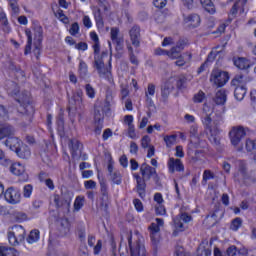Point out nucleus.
Listing matches in <instances>:
<instances>
[{
	"label": "nucleus",
	"mask_w": 256,
	"mask_h": 256,
	"mask_svg": "<svg viewBox=\"0 0 256 256\" xmlns=\"http://www.w3.org/2000/svg\"><path fill=\"white\" fill-rule=\"evenodd\" d=\"M201 121L204 129H206L210 134L209 141L214 145L219 146L221 141V138L219 137V134L221 133L219 125H223V114L217 113L216 118L207 114L202 115Z\"/></svg>",
	"instance_id": "obj_1"
},
{
	"label": "nucleus",
	"mask_w": 256,
	"mask_h": 256,
	"mask_svg": "<svg viewBox=\"0 0 256 256\" xmlns=\"http://www.w3.org/2000/svg\"><path fill=\"white\" fill-rule=\"evenodd\" d=\"M4 89L7 91L10 97H14V99L19 103L20 107H22L21 113H27V107H30L29 103H31V99L29 92L23 91L19 93V85L17 82L13 80H6L4 83Z\"/></svg>",
	"instance_id": "obj_2"
},
{
	"label": "nucleus",
	"mask_w": 256,
	"mask_h": 256,
	"mask_svg": "<svg viewBox=\"0 0 256 256\" xmlns=\"http://www.w3.org/2000/svg\"><path fill=\"white\" fill-rule=\"evenodd\" d=\"M237 172L234 174L235 181L239 183H245V181H256V171H251L250 174L247 173V163L243 160L236 161Z\"/></svg>",
	"instance_id": "obj_3"
},
{
	"label": "nucleus",
	"mask_w": 256,
	"mask_h": 256,
	"mask_svg": "<svg viewBox=\"0 0 256 256\" xmlns=\"http://www.w3.org/2000/svg\"><path fill=\"white\" fill-rule=\"evenodd\" d=\"M111 103H113V95L110 93L106 94V99L103 104L96 105L94 108V120L95 123H103L105 115L111 113Z\"/></svg>",
	"instance_id": "obj_4"
},
{
	"label": "nucleus",
	"mask_w": 256,
	"mask_h": 256,
	"mask_svg": "<svg viewBox=\"0 0 256 256\" xmlns=\"http://www.w3.org/2000/svg\"><path fill=\"white\" fill-rule=\"evenodd\" d=\"M155 221L156 223L152 222L150 224V226L148 227V231L150 233L152 245H154V247H157L161 239V227L165 225V222L162 218H156Z\"/></svg>",
	"instance_id": "obj_5"
},
{
	"label": "nucleus",
	"mask_w": 256,
	"mask_h": 256,
	"mask_svg": "<svg viewBox=\"0 0 256 256\" xmlns=\"http://www.w3.org/2000/svg\"><path fill=\"white\" fill-rule=\"evenodd\" d=\"M8 241L10 245H19L25 241V228L21 225H14L8 232Z\"/></svg>",
	"instance_id": "obj_6"
},
{
	"label": "nucleus",
	"mask_w": 256,
	"mask_h": 256,
	"mask_svg": "<svg viewBox=\"0 0 256 256\" xmlns=\"http://www.w3.org/2000/svg\"><path fill=\"white\" fill-rule=\"evenodd\" d=\"M245 135H247V132L245 131L243 126L233 127L229 132L231 145H233V147H238V151L243 150V146L240 145Z\"/></svg>",
	"instance_id": "obj_7"
},
{
	"label": "nucleus",
	"mask_w": 256,
	"mask_h": 256,
	"mask_svg": "<svg viewBox=\"0 0 256 256\" xmlns=\"http://www.w3.org/2000/svg\"><path fill=\"white\" fill-rule=\"evenodd\" d=\"M210 81L216 87H223L229 81V73L220 69H214L211 73Z\"/></svg>",
	"instance_id": "obj_8"
},
{
	"label": "nucleus",
	"mask_w": 256,
	"mask_h": 256,
	"mask_svg": "<svg viewBox=\"0 0 256 256\" xmlns=\"http://www.w3.org/2000/svg\"><path fill=\"white\" fill-rule=\"evenodd\" d=\"M114 163L113 158L110 157L107 166L109 180L111 181L112 185H121V183H123V174H121V171L113 167Z\"/></svg>",
	"instance_id": "obj_9"
},
{
	"label": "nucleus",
	"mask_w": 256,
	"mask_h": 256,
	"mask_svg": "<svg viewBox=\"0 0 256 256\" xmlns=\"http://www.w3.org/2000/svg\"><path fill=\"white\" fill-rule=\"evenodd\" d=\"M34 31V53L37 55V59H39V55H41V43H43V27L41 25L36 24L33 28Z\"/></svg>",
	"instance_id": "obj_10"
},
{
	"label": "nucleus",
	"mask_w": 256,
	"mask_h": 256,
	"mask_svg": "<svg viewBox=\"0 0 256 256\" xmlns=\"http://www.w3.org/2000/svg\"><path fill=\"white\" fill-rule=\"evenodd\" d=\"M128 245L130 248L131 256H147L145 246L141 244V242L137 241L133 245V236L131 234L128 236Z\"/></svg>",
	"instance_id": "obj_11"
},
{
	"label": "nucleus",
	"mask_w": 256,
	"mask_h": 256,
	"mask_svg": "<svg viewBox=\"0 0 256 256\" xmlns=\"http://www.w3.org/2000/svg\"><path fill=\"white\" fill-rule=\"evenodd\" d=\"M5 200L10 205H17L21 203V191L17 188L10 187L4 193Z\"/></svg>",
	"instance_id": "obj_12"
},
{
	"label": "nucleus",
	"mask_w": 256,
	"mask_h": 256,
	"mask_svg": "<svg viewBox=\"0 0 256 256\" xmlns=\"http://www.w3.org/2000/svg\"><path fill=\"white\" fill-rule=\"evenodd\" d=\"M175 230L173 232L174 237H177V231H185V226L183 223H189L191 221V215L187 213H182L176 216L174 219Z\"/></svg>",
	"instance_id": "obj_13"
},
{
	"label": "nucleus",
	"mask_w": 256,
	"mask_h": 256,
	"mask_svg": "<svg viewBox=\"0 0 256 256\" xmlns=\"http://www.w3.org/2000/svg\"><path fill=\"white\" fill-rule=\"evenodd\" d=\"M110 37L113 45H115L116 51H123L125 40L121 36L119 28L112 27L110 30Z\"/></svg>",
	"instance_id": "obj_14"
},
{
	"label": "nucleus",
	"mask_w": 256,
	"mask_h": 256,
	"mask_svg": "<svg viewBox=\"0 0 256 256\" xmlns=\"http://www.w3.org/2000/svg\"><path fill=\"white\" fill-rule=\"evenodd\" d=\"M140 173L145 181L151 180V177H154V181L159 179V176L157 175V169L151 167L145 162L140 166Z\"/></svg>",
	"instance_id": "obj_15"
},
{
	"label": "nucleus",
	"mask_w": 256,
	"mask_h": 256,
	"mask_svg": "<svg viewBox=\"0 0 256 256\" xmlns=\"http://www.w3.org/2000/svg\"><path fill=\"white\" fill-rule=\"evenodd\" d=\"M175 89V78H169L162 86H161V97L162 101L165 103L167 99H169V95Z\"/></svg>",
	"instance_id": "obj_16"
},
{
	"label": "nucleus",
	"mask_w": 256,
	"mask_h": 256,
	"mask_svg": "<svg viewBox=\"0 0 256 256\" xmlns=\"http://www.w3.org/2000/svg\"><path fill=\"white\" fill-rule=\"evenodd\" d=\"M253 78L249 75L237 74L231 81L232 87H246L247 83H251Z\"/></svg>",
	"instance_id": "obj_17"
},
{
	"label": "nucleus",
	"mask_w": 256,
	"mask_h": 256,
	"mask_svg": "<svg viewBox=\"0 0 256 256\" xmlns=\"http://www.w3.org/2000/svg\"><path fill=\"white\" fill-rule=\"evenodd\" d=\"M15 135V127L9 123H2L0 124V143L3 139L11 137Z\"/></svg>",
	"instance_id": "obj_18"
},
{
	"label": "nucleus",
	"mask_w": 256,
	"mask_h": 256,
	"mask_svg": "<svg viewBox=\"0 0 256 256\" xmlns=\"http://www.w3.org/2000/svg\"><path fill=\"white\" fill-rule=\"evenodd\" d=\"M23 144V141L19 139L18 137H8L6 140L2 141V145H5V147H8L10 151H14V153L21 147Z\"/></svg>",
	"instance_id": "obj_19"
},
{
	"label": "nucleus",
	"mask_w": 256,
	"mask_h": 256,
	"mask_svg": "<svg viewBox=\"0 0 256 256\" xmlns=\"http://www.w3.org/2000/svg\"><path fill=\"white\" fill-rule=\"evenodd\" d=\"M131 43L134 47L141 45V28L139 26H133L129 31Z\"/></svg>",
	"instance_id": "obj_20"
},
{
	"label": "nucleus",
	"mask_w": 256,
	"mask_h": 256,
	"mask_svg": "<svg viewBox=\"0 0 256 256\" xmlns=\"http://www.w3.org/2000/svg\"><path fill=\"white\" fill-rule=\"evenodd\" d=\"M94 59V67L97 69L100 77H109L111 72L109 71V68L105 66L103 60L97 56H95Z\"/></svg>",
	"instance_id": "obj_21"
},
{
	"label": "nucleus",
	"mask_w": 256,
	"mask_h": 256,
	"mask_svg": "<svg viewBox=\"0 0 256 256\" xmlns=\"http://www.w3.org/2000/svg\"><path fill=\"white\" fill-rule=\"evenodd\" d=\"M168 168L170 173H175V171L181 172L185 171V166L180 159L170 158L168 161Z\"/></svg>",
	"instance_id": "obj_22"
},
{
	"label": "nucleus",
	"mask_w": 256,
	"mask_h": 256,
	"mask_svg": "<svg viewBox=\"0 0 256 256\" xmlns=\"http://www.w3.org/2000/svg\"><path fill=\"white\" fill-rule=\"evenodd\" d=\"M94 19L98 29H104L105 22L103 21V14L101 13V8L93 7L92 8Z\"/></svg>",
	"instance_id": "obj_23"
},
{
	"label": "nucleus",
	"mask_w": 256,
	"mask_h": 256,
	"mask_svg": "<svg viewBox=\"0 0 256 256\" xmlns=\"http://www.w3.org/2000/svg\"><path fill=\"white\" fill-rule=\"evenodd\" d=\"M16 155L20 159H30L31 158V148L26 144H22L17 150Z\"/></svg>",
	"instance_id": "obj_24"
},
{
	"label": "nucleus",
	"mask_w": 256,
	"mask_h": 256,
	"mask_svg": "<svg viewBox=\"0 0 256 256\" xmlns=\"http://www.w3.org/2000/svg\"><path fill=\"white\" fill-rule=\"evenodd\" d=\"M184 21L193 28L199 27V25H201V17L199 14H190L184 18Z\"/></svg>",
	"instance_id": "obj_25"
},
{
	"label": "nucleus",
	"mask_w": 256,
	"mask_h": 256,
	"mask_svg": "<svg viewBox=\"0 0 256 256\" xmlns=\"http://www.w3.org/2000/svg\"><path fill=\"white\" fill-rule=\"evenodd\" d=\"M213 101L216 105H223L224 103H227V90H218L213 98Z\"/></svg>",
	"instance_id": "obj_26"
},
{
	"label": "nucleus",
	"mask_w": 256,
	"mask_h": 256,
	"mask_svg": "<svg viewBox=\"0 0 256 256\" xmlns=\"http://www.w3.org/2000/svg\"><path fill=\"white\" fill-rule=\"evenodd\" d=\"M0 27L4 33H11V26L9 25L7 14H5L3 11L0 12Z\"/></svg>",
	"instance_id": "obj_27"
},
{
	"label": "nucleus",
	"mask_w": 256,
	"mask_h": 256,
	"mask_svg": "<svg viewBox=\"0 0 256 256\" xmlns=\"http://www.w3.org/2000/svg\"><path fill=\"white\" fill-rule=\"evenodd\" d=\"M10 171L13 175H17L19 177L25 173V166L20 162H15L11 165Z\"/></svg>",
	"instance_id": "obj_28"
},
{
	"label": "nucleus",
	"mask_w": 256,
	"mask_h": 256,
	"mask_svg": "<svg viewBox=\"0 0 256 256\" xmlns=\"http://www.w3.org/2000/svg\"><path fill=\"white\" fill-rule=\"evenodd\" d=\"M200 4L210 15H215V4L211 0H200Z\"/></svg>",
	"instance_id": "obj_29"
},
{
	"label": "nucleus",
	"mask_w": 256,
	"mask_h": 256,
	"mask_svg": "<svg viewBox=\"0 0 256 256\" xmlns=\"http://www.w3.org/2000/svg\"><path fill=\"white\" fill-rule=\"evenodd\" d=\"M25 35L27 37V44L25 46L24 55H29V53H31V45H33V34L30 29H26Z\"/></svg>",
	"instance_id": "obj_30"
},
{
	"label": "nucleus",
	"mask_w": 256,
	"mask_h": 256,
	"mask_svg": "<svg viewBox=\"0 0 256 256\" xmlns=\"http://www.w3.org/2000/svg\"><path fill=\"white\" fill-rule=\"evenodd\" d=\"M245 95H247V88L246 87H235L234 89V97L237 101H243L245 99Z\"/></svg>",
	"instance_id": "obj_31"
},
{
	"label": "nucleus",
	"mask_w": 256,
	"mask_h": 256,
	"mask_svg": "<svg viewBox=\"0 0 256 256\" xmlns=\"http://www.w3.org/2000/svg\"><path fill=\"white\" fill-rule=\"evenodd\" d=\"M234 65L238 69H249L251 67V63L246 58H238L234 60Z\"/></svg>",
	"instance_id": "obj_32"
},
{
	"label": "nucleus",
	"mask_w": 256,
	"mask_h": 256,
	"mask_svg": "<svg viewBox=\"0 0 256 256\" xmlns=\"http://www.w3.org/2000/svg\"><path fill=\"white\" fill-rule=\"evenodd\" d=\"M0 256H17V250L9 246H0Z\"/></svg>",
	"instance_id": "obj_33"
},
{
	"label": "nucleus",
	"mask_w": 256,
	"mask_h": 256,
	"mask_svg": "<svg viewBox=\"0 0 256 256\" xmlns=\"http://www.w3.org/2000/svg\"><path fill=\"white\" fill-rule=\"evenodd\" d=\"M145 181L147 180H141L140 182H136V191L141 199L145 197V189L147 188V184L145 183Z\"/></svg>",
	"instance_id": "obj_34"
},
{
	"label": "nucleus",
	"mask_w": 256,
	"mask_h": 256,
	"mask_svg": "<svg viewBox=\"0 0 256 256\" xmlns=\"http://www.w3.org/2000/svg\"><path fill=\"white\" fill-rule=\"evenodd\" d=\"M54 203L56 207H63V205H69L71 203L70 200L65 199L63 196H60L59 194L54 195Z\"/></svg>",
	"instance_id": "obj_35"
},
{
	"label": "nucleus",
	"mask_w": 256,
	"mask_h": 256,
	"mask_svg": "<svg viewBox=\"0 0 256 256\" xmlns=\"http://www.w3.org/2000/svg\"><path fill=\"white\" fill-rule=\"evenodd\" d=\"M81 147V143L78 140H70L69 149L72 153V157L77 155V150Z\"/></svg>",
	"instance_id": "obj_36"
},
{
	"label": "nucleus",
	"mask_w": 256,
	"mask_h": 256,
	"mask_svg": "<svg viewBox=\"0 0 256 256\" xmlns=\"http://www.w3.org/2000/svg\"><path fill=\"white\" fill-rule=\"evenodd\" d=\"M181 51L180 48L172 47L169 51H168V57L170 59H180L181 58Z\"/></svg>",
	"instance_id": "obj_37"
},
{
	"label": "nucleus",
	"mask_w": 256,
	"mask_h": 256,
	"mask_svg": "<svg viewBox=\"0 0 256 256\" xmlns=\"http://www.w3.org/2000/svg\"><path fill=\"white\" fill-rule=\"evenodd\" d=\"M242 225H243V219H241L240 217H237L232 220L230 229L231 231H239Z\"/></svg>",
	"instance_id": "obj_38"
},
{
	"label": "nucleus",
	"mask_w": 256,
	"mask_h": 256,
	"mask_svg": "<svg viewBox=\"0 0 256 256\" xmlns=\"http://www.w3.org/2000/svg\"><path fill=\"white\" fill-rule=\"evenodd\" d=\"M217 53H218L217 51H212L208 55L206 62L200 66L199 73L205 70V66L207 65V63H213V61H215V57H217Z\"/></svg>",
	"instance_id": "obj_39"
},
{
	"label": "nucleus",
	"mask_w": 256,
	"mask_h": 256,
	"mask_svg": "<svg viewBox=\"0 0 256 256\" xmlns=\"http://www.w3.org/2000/svg\"><path fill=\"white\" fill-rule=\"evenodd\" d=\"M37 241H39V230H32L27 237V243L32 245V243H37Z\"/></svg>",
	"instance_id": "obj_40"
},
{
	"label": "nucleus",
	"mask_w": 256,
	"mask_h": 256,
	"mask_svg": "<svg viewBox=\"0 0 256 256\" xmlns=\"http://www.w3.org/2000/svg\"><path fill=\"white\" fill-rule=\"evenodd\" d=\"M22 195L25 199H30L31 195H33V185L31 184L24 185Z\"/></svg>",
	"instance_id": "obj_41"
},
{
	"label": "nucleus",
	"mask_w": 256,
	"mask_h": 256,
	"mask_svg": "<svg viewBox=\"0 0 256 256\" xmlns=\"http://www.w3.org/2000/svg\"><path fill=\"white\" fill-rule=\"evenodd\" d=\"M0 165H3L4 167H9L11 165V159L7 158V155H5V151L0 148Z\"/></svg>",
	"instance_id": "obj_42"
},
{
	"label": "nucleus",
	"mask_w": 256,
	"mask_h": 256,
	"mask_svg": "<svg viewBox=\"0 0 256 256\" xmlns=\"http://www.w3.org/2000/svg\"><path fill=\"white\" fill-rule=\"evenodd\" d=\"M211 179H215V174L211 170H204L202 185H207V182L211 181Z\"/></svg>",
	"instance_id": "obj_43"
},
{
	"label": "nucleus",
	"mask_w": 256,
	"mask_h": 256,
	"mask_svg": "<svg viewBox=\"0 0 256 256\" xmlns=\"http://www.w3.org/2000/svg\"><path fill=\"white\" fill-rule=\"evenodd\" d=\"M79 75L83 79L87 77V63H85L83 60L80 61L79 63Z\"/></svg>",
	"instance_id": "obj_44"
},
{
	"label": "nucleus",
	"mask_w": 256,
	"mask_h": 256,
	"mask_svg": "<svg viewBox=\"0 0 256 256\" xmlns=\"http://www.w3.org/2000/svg\"><path fill=\"white\" fill-rule=\"evenodd\" d=\"M8 3L12 14L19 15V4L17 3V0H8Z\"/></svg>",
	"instance_id": "obj_45"
},
{
	"label": "nucleus",
	"mask_w": 256,
	"mask_h": 256,
	"mask_svg": "<svg viewBox=\"0 0 256 256\" xmlns=\"http://www.w3.org/2000/svg\"><path fill=\"white\" fill-rule=\"evenodd\" d=\"M85 91H86V95L87 97H89V99H95V88H93V86L91 84H86L85 85Z\"/></svg>",
	"instance_id": "obj_46"
},
{
	"label": "nucleus",
	"mask_w": 256,
	"mask_h": 256,
	"mask_svg": "<svg viewBox=\"0 0 256 256\" xmlns=\"http://www.w3.org/2000/svg\"><path fill=\"white\" fill-rule=\"evenodd\" d=\"M164 141L166 143V147L171 148L173 144L177 141V135L165 136Z\"/></svg>",
	"instance_id": "obj_47"
},
{
	"label": "nucleus",
	"mask_w": 256,
	"mask_h": 256,
	"mask_svg": "<svg viewBox=\"0 0 256 256\" xmlns=\"http://www.w3.org/2000/svg\"><path fill=\"white\" fill-rule=\"evenodd\" d=\"M85 203V198L78 196L74 202L75 211H80Z\"/></svg>",
	"instance_id": "obj_48"
},
{
	"label": "nucleus",
	"mask_w": 256,
	"mask_h": 256,
	"mask_svg": "<svg viewBox=\"0 0 256 256\" xmlns=\"http://www.w3.org/2000/svg\"><path fill=\"white\" fill-rule=\"evenodd\" d=\"M246 150L249 153H251V151H255L256 150V141L251 140V139H247L246 140Z\"/></svg>",
	"instance_id": "obj_49"
},
{
	"label": "nucleus",
	"mask_w": 256,
	"mask_h": 256,
	"mask_svg": "<svg viewBox=\"0 0 256 256\" xmlns=\"http://www.w3.org/2000/svg\"><path fill=\"white\" fill-rule=\"evenodd\" d=\"M0 119L2 121H6V119H9V112L7 111V108L5 106L0 105Z\"/></svg>",
	"instance_id": "obj_50"
},
{
	"label": "nucleus",
	"mask_w": 256,
	"mask_h": 256,
	"mask_svg": "<svg viewBox=\"0 0 256 256\" xmlns=\"http://www.w3.org/2000/svg\"><path fill=\"white\" fill-rule=\"evenodd\" d=\"M150 144H151V138L148 135L144 136L141 139V147L143 149H147V148L151 147Z\"/></svg>",
	"instance_id": "obj_51"
},
{
	"label": "nucleus",
	"mask_w": 256,
	"mask_h": 256,
	"mask_svg": "<svg viewBox=\"0 0 256 256\" xmlns=\"http://www.w3.org/2000/svg\"><path fill=\"white\" fill-rule=\"evenodd\" d=\"M155 213L156 215H166L167 210L165 209V206L163 204H157L155 206Z\"/></svg>",
	"instance_id": "obj_52"
},
{
	"label": "nucleus",
	"mask_w": 256,
	"mask_h": 256,
	"mask_svg": "<svg viewBox=\"0 0 256 256\" xmlns=\"http://www.w3.org/2000/svg\"><path fill=\"white\" fill-rule=\"evenodd\" d=\"M15 219L18 223H23V221H27V214L25 212H17L15 214Z\"/></svg>",
	"instance_id": "obj_53"
},
{
	"label": "nucleus",
	"mask_w": 256,
	"mask_h": 256,
	"mask_svg": "<svg viewBox=\"0 0 256 256\" xmlns=\"http://www.w3.org/2000/svg\"><path fill=\"white\" fill-rule=\"evenodd\" d=\"M203 99H205V93L203 91H199L194 95V103H203Z\"/></svg>",
	"instance_id": "obj_54"
},
{
	"label": "nucleus",
	"mask_w": 256,
	"mask_h": 256,
	"mask_svg": "<svg viewBox=\"0 0 256 256\" xmlns=\"http://www.w3.org/2000/svg\"><path fill=\"white\" fill-rule=\"evenodd\" d=\"M73 99L75 103H81L83 101V91L78 90L76 93L73 95Z\"/></svg>",
	"instance_id": "obj_55"
},
{
	"label": "nucleus",
	"mask_w": 256,
	"mask_h": 256,
	"mask_svg": "<svg viewBox=\"0 0 256 256\" xmlns=\"http://www.w3.org/2000/svg\"><path fill=\"white\" fill-rule=\"evenodd\" d=\"M133 203H134V207H135L136 211H138V213H142V211H143V202H141V200L136 198V199L133 200Z\"/></svg>",
	"instance_id": "obj_56"
},
{
	"label": "nucleus",
	"mask_w": 256,
	"mask_h": 256,
	"mask_svg": "<svg viewBox=\"0 0 256 256\" xmlns=\"http://www.w3.org/2000/svg\"><path fill=\"white\" fill-rule=\"evenodd\" d=\"M101 249H103V241L98 240L97 244L93 248L94 255H99V253H101Z\"/></svg>",
	"instance_id": "obj_57"
},
{
	"label": "nucleus",
	"mask_w": 256,
	"mask_h": 256,
	"mask_svg": "<svg viewBox=\"0 0 256 256\" xmlns=\"http://www.w3.org/2000/svg\"><path fill=\"white\" fill-rule=\"evenodd\" d=\"M153 5L157 9H163L167 5V0H154Z\"/></svg>",
	"instance_id": "obj_58"
},
{
	"label": "nucleus",
	"mask_w": 256,
	"mask_h": 256,
	"mask_svg": "<svg viewBox=\"0 0 256 256\" xmlns=\"http://www.w3.org/2000/svg\"><path fill=\"white\" fill-rule=\"evenodd\" d=\"M185 83H187V78L185 76H180L176 82L178 89H183L185 87Z\"/></svg>",
	"instance_id": "obj_59"
},
{
	"label": "nucleus",
	"mask_w": 256,
	"mask_h": 256,
	"mask_svg": "<svg viewBox=\"0 0 256 256\" xmlns=\"http://www.w3.org/2000/svg\"><path fill=\"white\" fill-rule=\"evenodd\" d=\"M155 95V85L154 84H148L147 91L145 92L146 97H153Z\"/></svg>",
	"instance_id": "obj_60"
},
{
	"label": "nucleus",
	"mask_w": 256,
	"mask_h": 256,
	"mask_svg": "<svg viewBox=\"0 0 256 256\" xmlns=\"http://www.w3.org/2000/svg\"><path fill=\"white\" fill-rule=\"evenodd\" d=\"M85 189H96L97 188V182L93 180H88L84 182Z\"/></svg>",
	"instance_id": "obj_61"
},
{
	"label": "nucleus",
	"mask_w": 256,
	"mask_h": 256,
	"mask_svg": "<svg viewBox=\"0 0 256 256\" xmlns=\"http://www.w3.org/2000/svg\"><path fill=\"white\" fill-rule=\"evenodd\" d=\"M202 115H208V117H211V115H213V108L207 104H204Z\"/></svg>",
	"instance_id": "obj_62"
},
{
	"label": "nucleus",
	"mask_w": 256,
	"mask_h": 256,
	"mask_svg": "<svg viewBox=\"0 0 256 256\" xmlns=\"http://www.w3.org/2000/svg\"><path fill=\"white\" fill-rule=\"evenodd\" d=\"M79 33V23L75 22L70 27V35H77Z\"/></svg>",
	"instance_id": "obj_63"
},
{
	"label": "nucleus",
	"mask_w": 256,
	"mask_h": 256,
	"mask_svg": "<svg viewBox=\"0 0 256 256\" xmlns=\"http://www.w3.org/2000/svg\"><path fill=\"white\" fill-rule=\"evenodd\" d=\"M226 253L228 256H235L237 255V248L235 246H230L227 250Z\"/></svg>",
	"instance_id": "obj_64"
}]
</instances>
